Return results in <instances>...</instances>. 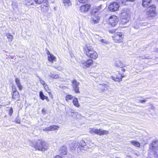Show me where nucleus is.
<instances>
[{
	"label": "nucleus",
	"mask_w": 158,
	"mask_h": 158,
	"mask_svg": "<svg viewBox=\"0 0 158 158\" xmlns=\"http://www.w3.org/2000/svg\"><path fill=\"white\" fill-rule=\"evenodd\" d=\"M78 1L80 2L84 3H85L87 0H78Z\"/></svg>",
	"instance_id": "a18cd8bd"
},
{
	"label": "nucleus",
	"mask_w": 158,
	"mask_h": 158,
	"mask_svg": "<svg viewBox=\"0 0 158 158\" xmlns=\"http://www.w3.org/2000/svg\"><path fill=\"white\" fill-rule=\"evenodd\" d=\"M99 19V17L97 16L94 18H92V19L91 20V22L92 23H97L98 22Z\"/></svg>",
	"instance_id": "b1692460"
},
{
	"label": "nucleus",
	"mask_w": 158,
	"mask_h": 158,
	"mask_svg": "<svg viewBox=\"0 0 158 158\" xmlns=\"http://www.w3.org/2000/svg\"><path fill=\"white\" fill-rule=\"evenodd\" d=\"M42 112L44 114L45 113H46V110H45V109L44 108H43L42 109Z\"/></svg>",
	"instance_id": "09e8293b"
},
{
	"label": "nucleus",
	"mask_w": 158,
	"mask_h": 158,
	"mask_svg": "<svg viewBox=\"0 0 158 158\" xmlns=\"http://www.w3.org/2000/svg\"><path fill=\"white\" fill-rule=\"evenodd\" d=\"M13 109L12 107H10V109L9 111V116H11V115L13 113Z\"/></svg>",
	"instance_id": "79ce46f5"
},
{
	"label": "nucleus",
	"mask_w": 158,
	"mask_h": 158,
	"mask_svg": "<svg viewBox=\"0 0 158 158\" xmlns=\"http://www.w3.org/2000/svg\"><path fill=\"white\" fill-rule=\"evenodd\" d=\"M91 134L95 133L98 135H107L108 134L109 132L107 130H102L101 129H97L95 128H93L90 131Z\"/></svg>",
	"instance_id": "423d86ee"
},
{
	"label": "nucleus",
	"mask_w": 158,
	"mask_h": 158,
	"mask_svg": "<svg viewBox=\"0 0 158 158\" xmlns=\"http://www.w3.org/2000/svg\"><path fill=\"white\" fill-rule=\"evenodd\" d=\"M48 60L49 61L53 62V61H56V58L53 54H49L48 56Z\"/></svg>",
	"instance_id": "4be33fe9"
},
{
	"label": "nucleus",
	"mask_w": 158,
	"mask_h": 158,
	"mask_svg": "<svg viewBox=\"0 0 158 158\" xmlns=\"http://www.w3.org/2000/svg\"><path fill=\"white\" fill-rule=\"evenodd\" d=\"M111 77L115 81H118L119 82L121 81V78H119V76H117L116 77L111 76Z\"/></svg>",
	"instance_id": "cd10ccee"
},
{
	"label": "nucleus",
	"mask_w": 158,
	"mask_h": 158,
	"mask_svg": "<svg viewBox=\"0 0 158 158\" xmlns=\"http://www.w3.org/2000/svg\"><path fill=\"white\" fill-rule=\"evenodd\" d=\"M27 5L29 6L33 5L34 0H25Z\"/></svg>",
	"instance_id": "c85d7f7f"
},
{
	"label": "nucleus",
	"mask_w": 158,
	"mask_h": 158,
	"mask_svg": "<svg viewBox=\"0 0 158 158\" xmlns=\"http://www.w3.org/2000/svg\"><path fill=\"white\" fill-rule=\"evenodd\" d=\"M15 82L19 89L21 90L22 89V86L21 85L20 80L18 78H16L15 79Z\"/></svg>",
	"instance_id": "5701e85b"
},
{
	"label": "nucleus",
	"mask_w": 158,
	"mask_h": 158,
	"mask_svg": "<svg viewBox=\"0 0 158 158\" xmlns=\"http://www.w3.org/2000/svg\"><path fill=\"white\" fill-rule=\"evenodd\" d=\"M149 150L155 157L158 158V140L152 142Z\"/></svg>",
	"instance_id": "20e7f679"
},
{
	"label": "nucleus",
	"mask_w": 158,
	"mask_h": 158,
	"mask_svg": "<svg viewBox=\"0 0 158 158\" xmlns=\"http://www.w3.org/2000/svg\"><path fill=\"white\" fill-rule=\"evenodd\" d=\"M115 65L116 66L120 68H122L123 67V64L120 62L116 64Z\"/></svg>",
	"instance_id": "c9c22d12"
},
{
	"label": "nucleus",
	"mask_w": 158,
	"mask_h": 158,
	"mask_svg": "<svg viewBox=\"0 0 158 158\" xmlns=\"http://www.w3.org/2000/svg\"><path fill=\"white\" fill-rule=\"evenodd\" d=\"M123 38L122 33L120 32H117L115 34L114 40L115 42L120 43L122 42Z\"/></svg>",
	"instance_id": "f8f14e48"
},
{
	"label": "nucleus",
	"mask_w": 158,
	"mask_h": 158,
	"mask_svg": "<svg viewBox=\"0 0 158 158\" xmlns=\"http://www.w3.org/2000/svg\"><path fill=\"white\" fill-rule=\"evenodd\" d=\"M124 77V76L123 75H121L119 76V78H121V81H122V78Z\"/></svg>",
	"instance_id": "8fccbe9b"
},
{
	"label": "nucleus",
	"mask_w": 158,
	"mask_h": 158,
	"mask_svg": "<svg viewBox=\"0 0 158 158\" xmlns=\"http://www.w3.org/2000/svg\"><path fill=\"white\" fill-rule=\"evenodd\" d=\"M41 7L42 10L44 12L47 11L48 9V5L47 4H45L44 5H42Z\"/></svg>",
	"instance_id": "393cba45"
},
{
	"label": "nucleus",
	"mask_w": 158,
	"mask_h": 158,
	"mask_svg": "<svg viewBox=\"0 0 158 158\" xmlns=\"http://www.w3.org/2000/svg\"><path fill=\"white\" fill-rule=\"evenodd\" d=\"M156 7L155 5H151L147 7V14L149 17H154L156 16Z\"/></svg>",
	"instance_id": "39448f33"
},
{
	"label": "nucleus",
	"mask_w": 158,
	"mask_h": 158,
	"mask_svg": "<svg viewBox=\"0 0 158 158\" xmlns=\"http://www.w3.org/2000/svg\"><path fill=\"white\" fill-rule=\"evenodd\" d=\"M147 23H141L139 24L141 26H146L147 25Z\"/></svg>",
	"instance_id": "c03bdc74"
},
{
	"label": "nucleus",
	"mask_w": 158,
	"mask_h": 158,
	"mask_svg": "<svg viewBox=\"0 0 158 158\" xmlns=\"http://www.w3.org/2000/svg\"><path fill=\"white\" fill-rule=\"evenodd\" d=\"M158 2V0H156Z\"/></svg>",
	"instance_id": "052dcab7"
},
{
	"label": "nucleus",
	"mask_w": 158,
	"mask_h": 158,
	"mask_svg": "<svg viewBox=\"0 0 158 158\" xmlns=\"http://www.w3.org/2000/svg\"><path fill=\"white\" fill-rule=\"evenodd\" d=\"M44 0H34L35 3L38 4L42 3Z\"/></svg>",
	"instance_id": "4c0bfd02"
},
{
	"label": "nucleus",
	"mask_w": 158,
	"mask_h": 158,
	"mask_svg": "<svg viewBox=\"0 0 158 158\" xmlns=\"http://www.w3.org/2000/svg\"><path fill=\"white\" fill-rule=\"evenodd\" d=\"M47 54L48 55H48H49V54H51L50 53V52L49 51H48V52H47Z\"/></svg>",
	"instance_id": "13d9d810"
},
{
	"label": "nucleus",
	"mask_w": 158,
	"mask_h": 158,
	"mask_svg": "<svg viewBox=\"0 0 158 158\" xmlns=\"http://www.w3.org/2000/svg\"><path fill=\"white\" fill-rule=\"evenodd\" d=\"M37 77L39 78L40 83L43 85L45 88H46V87H47V88H48V86L46 85L44 81L40 78L38 76H37Z\"/></svg>",
	"instance_id": "2f4dec72"
},
{
	"label": "nucleus",
	"mask_w": 158,
	"mask_h": 158,
	"mask_svg": "<svg viewBox=\"0 0 158 158\" xmlns=\"http://www.w3.org/2000/svg\"><path fill=\"white\" fill-rule=\"evenodd\" d=\"M86 143L85 141L83 140H80L78 142L77 145L75 143L73 142L69 144V147L71 150H73L77 146L78 148L77 149V151L80 150L82 151L83 150H86L87 148L86 147Z\"/></svg>",
	"instance_id": "f257e3e1"
},
{
	"label": "nucleus",
	"mask_w": 158,
	"mask_h": 158,
	"mask_svg": "<svg viewBox=\"0 0 158 158\" xmlns=\"http://www.w3.org/2000/svg\"><path fill=\"white\" fill-rule=\"evenodd\" d=\"M53 67L56 69L58 71H61L63 69V68L60 66H53Z\"/></svg>",
	"instance_id": "e433bc0d"
},
{
	"label": "nucleus",
	"mask_w": 158,
	"mask_h": 158,
	"mask_svg": "<svg viewBox=\"0 0 158 158\" xmlns=\"http://www.w3.org/2000/svg\"><path fill=\"white\" fill-rule=\"evenodd\" d=\"M39 95L40 98L42 100H44L47 96L44 95L42 91L40 92Z\"/></svg>",
	"instance_id": "72a5a7b5"
},
{
	"label": "nucleus",
	"mask_w": 158,
	"mask_h": 158,
	"mask_svg": "<svg viewBox=\"0 0 158 158\" xmlns=\"http://www.w3.org/2000/svg\"><path fill=\"white\" fill-rule=\"evenodd\" d=\"M48 76L51 79H56L59 78L60 75L58 74H55L50 73L48 74Z\"/></svg>",
	"instance_id": "aec40b11"
},
{
	"label": "nucleus",
	"mask_w": 158,
	"mask_h": 158,
	"mask_svg": "<svg viewBox=\"0 0 158 158\" xmlns=\"http://www.w3.org/2000/svg\"><path fill=\"white\" fill-rule=\"evenodd\" d=\"M93 52L90 53L88 57L93 59H96L98 56V55L95 51Z\"/></svg>",
	"instance_id": "6ab92c4d"
},
{
	"label": "nucleus",
	"mask_w": 158,
	"mask_h": 158,
	"mask_svg": "<svg viewBox=\"0 0 158 158\" xmlns=\"http://www.w3.org/2000/svg\"><path fill=\"white\" fill-rule=\"evenodd\" d=\"M131 143L135 146V147H140V143L138 142H137L136 141L133 140L131 141Z\"/></svg>",
	"instance_id": "bb28decb"
},
{
	"label": "nucleus",
	"mask_w": 158,
	"mask_h": 158,
	"mask_svg": "<svg viewBox=\"0 0 158 158\" xmlns=\"http://www.w3.org/2000/svg\"><path fill=\"white\" fill-rule=\"evenodd\" d=\"M122 19L121 22L122 24H125L128 22L130 19L129 11L127 9H123L121 13Z\"/></svg>",
	"instance_id": "7ed1b4c3"
},
{
	"label": "nucleus",
	"mask_w": 158,
	"mask_h": 158,
	"mask_svg": "<svg viewBox=\"0 0 158 158\" xmlns=\"http://www.w3.org/2000/svg\"><path fill=\"white\" fill-rule=\"evenodd\" d=\"M77 113L76 112H73L72 113H71V115L72 116V117H73V114H75Z\"/></svg>",
	"instance_id": "603ef678"
},
{
	"label": "nucleus",
	"mask_w": 158,
	"mask_h": 158,
	"mask_svg": "<svg viewBox=\"0 0 158 158\" xmlns=\"http://www.w3.org/2000/svg\"><path fill=\"white\" fill-rule=\"evenodd\" d=\"M47 88H48H48H47V87H46V88H45V89H47Z\"/></svg>",
	"instance_id": "bf43d9fd"
},
{
	"label": "nucleus",
	"mask_w": 158,
	"mask_h": 158,
	"mask_svg": "<svg viewBox=\"0 0 158 158\" xmlns=\"http://www.w3.org/2000/svg\"><path fill=\"white\" fill-rule=\"evenodd\" d=\"M90 7V5L88 4L83 5L80 7V10L81 12H85L88 11Z\"/></svg>",
	"instance_id": "4468645a"
},
{
	"label": "nucleus",
	"mask_w": 158,
	"mask_h": 158,
	"mask_svg": "<svg viewBox=\"0 0 158 158\" xmlns=\"http://www.w3.org/2000/svg\"><path fill=\"white\" fill-rule=\"evenodd\" d=\"M34 148L36 150L44 151L48 149V145L47 143L42 140H39L34 145Z\"/></svg>",
	"instance_id": "f03ea898"
},
{
	"label": "nucleus",
	"mask_w": 158,
	"mask_h": 158,
	"mask_svg": "<svg viewBox=\"0 0 158 158\" xmlns=\"http://www.w3.org/2000/svg\"><path fill=\"white\" fill-rule=\"evenodd\" d=\"M84 52L88 57L90 53L93 52L95 50L94 48L91 46L86 45L84 48Z\"/></svg>",
	"instance_id": "1a4fd4ad"
},
{
	"label": "nucleus",
	"mask_w": 158,
	"mask_h": 158,
	"mask_svg": "<svg viewBox=\"0 0 158 158\" xmlns=\"http://www.w3.org/2000/svg\"><path fill=\"white\" fill-rule=\"evenodd\" d=\"M99 41L101 43H105L106 44H108V41H107L106 40H104L103 39H100L99 40Z\"/></svg>",
	"instance_id": "58836bf2"
},
{
	"label": "nucleus",
	"mask_w": 158,
	"mask_h": 158,
	"mask_svg": "<svg viewBox=\"0 0 158 158\" xmlns=\"http://www.w3.org/2000/svg\"><path fill=\"white\" fill-rule=\"evenodd\" d=\"M117 1H118V3H121L122 4H125V3L126 2V1H130V2H134L135 0H116Z\"/></svg>",
	"instance_id": "7c9ffc66"
},
{
	"label": "nucleus",
	"mask_w": 158,
	"mask_h": 158,
	"mask_svg": "<svg viewBox=\"0 0 158 158\" xmlns=\"http://www.w3.org/2000/svg\"><path fill=\"white\" fill-rule=\"evenodd\" d=\"M73 98V97L70 95H67L66 97V100L68 101L70 100H71Z\"/></svg>",
	"instance_id": "f704fd0d"
},
{
	"label": "nucleus",
	"mask_w": 158,
	"mask_h": 158,
	"mask_svg": "<svg viewBox=\"0 0 158 158\" xmlns=\"http://www.w3.org/2000/svg\"><path fill=\"white\" fill-rule=\"evenodd\" d=\"M152 0H143L142 6L143 7H147L150 3Z\"/></svg>",
	"instance_id": "412c9836"
},
{
	"label": "nucleus",
	"mask_w": 158,
	"mask_h": 158,
	"mask_svg": "<svg viewBox=\"0 0 158 158\" xmlns=\"http://www.w3.org/2000/svg\"><path fill=\"white\" fill-rule=\"evenodd\" d=\"M20 119H19V118L18 117L16 118L15 120V122L18 123H20Z\"/></svg>",
	"instance_id": "ea45409f"
},
{
	"label": "nucleus",
	"mask_w": 158,
	"mask_h": 158,
	"mask_svg": "<svg viewBox=\"0 0 158 158\" xmlns=\"http://www.w3.org/2000/svg\"><path fill=\"white\" fill-rule=\"evenodd\" d=\"M6 36L8 39L9 41L11 42L12 41L13 38V36L10 33H7L6 35Z\"/></svg>",
	"instance_id": "c756f323"
},
{
	"label": "nucleus",
	"mask_w": 158,
	"mask_h": 158,
	"mask_svg": "<svg viewBox=\"0 0 158 158\" xmlns=\"http://www.w3.org/2000/svg\"><path fill=\"white\" fill-rule=\"evenodd\" d=\"M72 86L73 89L74 90L75 93H80L79 89V85L80 84L79 82H78L76 80H74L72 82Z\"/></svg>",
	"instance_id": "ddd939ff"
},
{
	"label": "nucleus",
	"mask_w": 158,
	"mask_h": 158,
	"mask_svg": "<svg viewBox=\"0 0 158 158\" xmlns=\"http://www.w3.org/2000/svg\"><path fill=\"white\" fill-rule=\"evenodd\" d=\"M59 128V127L58 126L54 125L50 126V129L51 131L57 130Z\"/></svg>",
	"instance_id": "473e14b6"
},
{
	"label": "nucleus",
	"mask_w": 158,
	"mask_h": 158,
	"mask_svg": "<svg viewBox=\"0 0 158 158\" xmlns=\"http://www.w3.org/2000/svg\"><path fill=\"white\" fill-rule=\"evenodd\" d=\"M134 28L135 29H138V28H139V26H138L137 27L135 26H134Z\"/></svg>",
	"instance_id": "864d4df0"
},
{
	"label": "nucleus",
	"mask_w": 158,
	"mask_h": 158,
	"mask_svg": "<svg viewBox=\"0 0 158 158\" xmlns=\"http://www.w3.org/2000/svg\"><path fill=\"white\" fill-rule=\"evenodd\" d=\"M45 99L47 100V102H49V99H48V97L47 96H46V98H45Z\"/></svg>",
	"instance_id": "5fc2aeb1"
},
{
	"label": "nucleus",
	"mask_w": 158,
	"mask_h": 158,
	"mask_svg": "<svg viewBox=\"0 0 158 158\" xmlns=\"http://www.w3.org/2000/svg\"><path fill=\"white\" fill-rule=\"evenodd\" d=\"M98 88L102 92H104L106 90H108L109 86L106 84H100L98 85Z\"/></svg>",
	"instance_id": "2eb2a0df"
},
{
	"label": "nucleus",
	"mask_w": 158,
	"mask_h": 158,
	"mask_svg": "<svg viewBox=\"0 0 158 158\" xmlns=\"http://www.w3.org/2000/svg\"><path fill=\"white\" fill-rule=\"evenodd\" d=\"M73 102L74 105L76 107H78L80 106L77 99V98H73Z\"/></svg>",
	"instance_id": "a878e982"
},
{
	"label": "nucleus",
	"mask_w": 158,
	"mask_h": 158,
	"mask_svg": "<svg viewBox=\"0 0 158 158\" xmlns=\"http://www.w3.org/2000/svg\"><path fill=\"white\" fill-rule=\"evenodd\" d=\"M93 60L91 59H89L87 60L81 61V66L84 68L86 69L90 67L92 65Z\"/></svg>",
	"instance_id": "0eeeda50"
},
{
	"label": "nucleus",
	"mask_w": 158,
	"mask_h": 158,
	"mask_svg": "<svg viewBox=\"0 0 158 158\" xmlns=\"http://www.w3.org/2000/svg\"><path fill=\"white\" fill-rule=\"evenodd\" d=\"M12 90V92H13V93H14V92H18L16 90V88L15 87L14 88L13 87Z\"/></svg>",
	"instance_id": "49530a36"
},
{
	"label": "nucleus",
	"mask_w": 158,
	"mask_h": 158,
	"mask_svg": "<svg viewBox=\"0 0 158 158\" xmlns=\"http://www.w3.org/2000/svg\"><path fill=\"white\" fill-rule=\"evenodd\" d=\"M101 7V5H100L98 7L95 6L90 11L91 15L92 16L98 15L101 11L102 10Z\"/></svg>",
	"instance_id": "6e6552de"
},
{
	"label": "nucleus",
	"mask_w": 158,
	"mask_h": 158,
	"mask_svg": "<svg viewBox=\"0 0 158 158\" xmlns=\"http://www.w3.org/2000/svg\"><path fill=\"white\" fill-rule=\"evenodd\" d=\"M62 1L65 8H68L72 4L70 0H62Z\"/></svg>",
	"instance_id": "a211bd4d"
},
{
	"label": "nucleus",
	"mask_w": 158,
	"mask_h": 158,
	"mask_svg": "<svg viewBox=\"0 0 158 158\" xmlns=\"http://www.w3.org/2000/svg\"><path fill=\"white\" fill-rule=\"evenodd\" d=\"M122 71L123 72H124L125 71V69H122Z\"/></svg>",
	"instance_id": "4d7b16f0"
},
{
	"label": "nucleus",
	"mask_w": 158,
	"mask_h": 158,
	"mask_svg": "<svg viewBox=\"0 0 158 158\" xmlns=\"http://www.w3.org/2000/svg\"><path fill=\"white\" fill-rule=\"evenodd\" d=\"M54 158H63L57 155V156H55Z\"/></svg>",
	"instance_id": "3c124183"
},
{
	"label": "nucleus",
	"mask_w": 158,
	"mask_h": 158,
	"mask_svg": "<svg viewBox=\"0 0 158 158\" xmlns=\"http://www.w3.org/2000/svg\"><path fill=\"white\" fill-rule=\"evenodd\" d=\"M146 101L145 100H140L139 102L141 103H144Z\"/></svg>",
	"instance_id": "de8ad7c7"
},
{
	"label": "nucleus",
	"mask_w": 158,
	"mask_h": 158,
	"mask_svg": "<svg viewBox=\"0 0 158 158\" xmlns=\"http://www.w3.org/2000/svg\"><path fill=\"white\" fill-rule=\"evenodd\" d=\"M139 57L143 59H149L150 58L148 56L145 57L144 56H139Z\"/></svg>",
	"instance_id": "a19ab883"
},
{
	"label": "nucleus",
	"mask_w": 158,
	"mask_h": 158,
	"mask_svg": "<svg viewBox=\"0 0 158 158\" xmlns=\"http://www.w3.org/2000/svg\"><path fill=\"white\" fill-rule=\"evenodd\" d=\"M9 57L10 58H11V59H13L14 58V56H12V55H9Z\"/></svg>",
	"instance_id": "6e6d98bb"
},
{
	"label": "nucleus",
	"mask_w": 158,
	"mask_h": 158,
	"mask_svg": "<svg viewBox=\"0 0 158 158\" xmlns=\"http://www.w3.org/2000/svg\"><path fill=\"white\" fill-rule=\"evenodd\" d=\"M43 131H50V127H46L44 129Z\"/></svg>",
	"instance_id": "37998d69"
},
{
	"label": "nucleus",
	"mask_w": 158,
	"mask_h": 158,
	"mask_svg": "<svg viewBox=\"0 0 158 158\" xmlns=\"http://www.w3.org/2000/svg\"><path fill=\"white\" fill-rule=\"evenodd\" d=\"M109 21L111 26L114 27L118 22V19L115 15L111 16L109 18Z\"/></svg>",
	"instance_id": "9d476101"
},
{
	"label": "nucleus",
	"mask_w": 158,
	"mask_h": 158,
	"mask_svg": "<svg viewBox=\"0 0 158 158\" xmlns=\"http://www.w3.org/2000/svg\"><path fill=\"white\" fill-rule=\"evenodd\" d=\"M12 97L13 100H19L20 98V95L18 92H15L13 93Z\"/></svg>",
	"instance_id": "f3484780"
},
{
	"label": "nucleus",
	"mask_w": 158,
	"mask_h": 158,
	"mask_svg": "<svg viewBox=\"0 0 158 158\" xmlns=\"http://www.w3.org/2000/svg\"><path fill=\"white\" fill-rule=\"evenodd\" d=\"M67 148L65 145H63L59 150V153L61 155H63L67 154Z\"/></svg>",
	"instance_id": "dca6fc26"
},
{
	"label": "nucleus",
	"mask_w": 158,
	"mask_h": 158,
	"mask_svg": "<svg viewBox=\"0 0 158 158\" xmlns=\"http://www.w3.org/2000/svg\"><path fill=\"white\" fill-rule=\"evenodd\" d=\"M119 6L117 2H113L109 5L108 8L110 11L114 12L118 10Z\"/></svg>",
	"instance_id": "9b49d317"
}]
</instances>
